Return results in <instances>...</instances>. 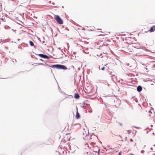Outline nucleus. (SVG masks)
Returning a JSON list of instances; mask_svg holds the SVG:
<instances>
[{
	"mask_svg": "<svg viewBox=\"0 0 155 155\" xmlns=\"http://www.w3.org/2000/svg\"><path fill=\"white\" fill-rule=\"evenodd\" d=\"M12 30L13 31H15V30H14L13 29H12Z\"/></svg>",
	"mask_w": 155,
	"mask_h": 155,
	"instance_id": "33",
	"label": "nucleus"
},
{
	"mask_svg": "<svg viewBox=\"0 0 155 155\" xmlns=\"http://www.w3.org/2000/svg\"><path fill=\"white\" fill-rule=\"evenodd\" d=\"M151 127H152L153 126V125H151Z\"/></svg>",
	"mask_w": 155,
	"mask_h": 155,
	"instance_id": "36",
	"label": "nucleus"
},
{
	"mask_svg": "<svg viewBox=\"0 0 155 155\" xmlns=\"http://www.w3.org/2000/svg\"><path fill=\"white\" fill-rule=\"evenodd\" d=\"M127 132H128V134H130V132H131V130H128Z\"/></svg>",
	"mask_w": 155,
	"mask_h": 155,
	"instance_id": "14",
	"label": "nucleus"
},
{
	"mask_svg": "<svg viewBox=\"0 0 155 155\" xmlns=\"http://www.w3.org/2000/svg\"><path fill=\"white\" fill-rule=\"evenodd\" d=\"M141 152L142 153H143L144 152V150H142Z\"/></svg>",
	"mask_w": 155,
	"mask_h": 155,
	"instance_id": "17",
	"label": "nucleus"
},
{
	"mask_svg": "<svg viewBox=\"0 0 155 155\" xmlns=\"http://www.w3.org/2000/svg\"><path fill=\"white\" fill-rule=\"evenodd\" d=\"M149 113H151L152 114H153V116L155 115V113H153V114L151 111V110H150L149 111Z\"/></svg>",
	"mask_w": 155,
	"mask_h": 155,
	"instance_id": "12",
	"label": "nucleus"
},
{
	"mask_svg": "<svg viewBox=\"0 0 155 155\" xmlns=\"http://www.w3.org/2000/svg\"><path fill=\"white\" fill-rule=\"evenodd\" d=\"M127 137H126L125 138V141H127Z\"/></svg>",
	"mask_w": 155,
	"mask_h": 155,
	"instance_id": "18",
	"label": "nucleus"
},
{
	"mask_svg": "<svg viewBox=\"0 0 155 155\" xmlns=\"http://www.w3.org/2000/svg\"><path fill=\"white\" fill-rule=\"evenodd\" d=\"M97 56H98V54H97Z\"/></svg>",
	"mask_w": 155,
	"mask_h": 155,
	"instance_id": "50",
	"label": "nucleus"
},
{
	"mask_svg": "<svg viewBox=\"0 0 155 155\" xmlns=\"http://www.w3.org/2000/svg\"><path fill=\"white\" fill-rule=\"evenodd\" d=\"M92 135H94L96 136V135L94 134V133H92ZM96 136L97 137V138L98 139V137Z\"/></svg>",
	"mask_w": 155,
	"mask_h": 155,
	"instance_id": "22",
	"label": "nucleus"
},
{
	"mask_svg": "<svg viewBox=\"0 0 155 155\" xmlns=\"http://www.w3.org/2000/svg\"><path fill=\"white\" fill-rule=\"evenodd\" d=\"M58 49L60 50V49H61V48H59Z\"/></svg>",
	"mask_w": 155,
	"mask_h": 155,
	"instance_id": "35",
	"label": "nucleus"
},
{
	"mask_svg": "<svg viewBox=\"0 0 155 155\" xmlns=\"http://www.w3.org/2000/svg\"><path fill=\"white\" fill-rule=\"evenodd\" d=\"M68 48H69V47L68 46Z\"/></svg>",
	"mask_w": 155,
	"mask_h": 155,
	"instance_id": "48",
	"label": "nucleus"
},
{
	"mask_svg": "<svg viewBox=\"0 0 155 155\" xmlns=\"http://www.w3.org/2000/svg\"><path fill=\"white\" fill-rule=\"evenodd\" d=\"M40 60L41 61H43V59H40Z\"/></svg>",
	"mask_w": 155,
	"mask_h": 155,
	"instance_id": "25",
	"label": "nucleus"
},
{
	"mask_svg": "<svg viewBox=\"0 0 155 155\" xmlns=\"http://www.w3.org/2000/svg\"><path fill=\"white\" fill-rule=\"evenodd\" d=\"M132 154V155H133V154Z\"/></svg>",
	"mask_w": 155,
	"mask_h": 155,
	"instance_id": "56",
	"label": "nucleus"
},
{
	"mask_svg": "<svg viewBox=\"0 0 155 155\" xmlns=\"http://www.w3.org/2000/svg\"><path fill=\"white\" fill-rule=\"evenodd\" d=\"M150 149L151 150H152L153 149V147H151V148H150Z\"/></svg>",
	"mask_w": 155,
	"mask_h": 155,
	"instance_id": "31",
	"label": "nucleus"
},
{
	"mask_svg": "<svg viewBox=\"0 0 155 155\" xmlns=\"http://www.w3.org/2000/svg\"><path fill=\"white\" fill-rule=\"evenodd\" d=\"M96 130V129H95L94 128H93V130Z\"/></svg>",
	"mask_w": 155,
	"mask_h": 155,
	"instance_id": "30",
	"label": "nucleus"
},
{
	"mask_svg": "<svg viewBox=\"0 0 155 155\" xmlns=\"http://www.w3.org/2000/svg\"><path fill=\"white\" fill-rule=\"evenodd\" d=\"M74 97L77 99H78L80 97V96L78 93H75L74 94Z\"/></svg>",
	"mask_w": 155,
	"mask_h": 155,
	"instance_id": "4",
	"label": "nucleus"
},
{
	"mask_svg": "<svg viewBox=\"0 0 155 155\" xmlns=\"http://www.w3.org/2000/svg\"><path fill=\"white\" fill-rule=\"evenodd\" d=\"M73 54H75V53H76L75 52H73Z\"/></svg>",
	"mask_w": 155,
	"mask_h": 155,
	"instance_id": "32",
	"label": "nucleus"
},
{
	"mask_svg": "<svg viewBox=\"0 0 155 155\" xmlns=\"http://www.w3.org/2000/svg\"><path fill=\"white\" fill-rule=\"evenodd\" d=\"M29 43L30 45L31 46H34V44L33 42L32 41H29Z\"/></svg>",
	"mask_w": 155,
	"mask_h": 155,
	"instance_id": "9",
	"label": "nucleus"
},
{
	"mask_svg": "<svg viewBox=\"0 0 155 155\" xmlns=\"http://www.w3.org/2000/svg\"><path fill=\"white\" fill-rule=\"evenodd\" d=\"M136 144V143H135V144H134V146Z\"/></svg>",
	"mask_w": 155,
	"mask_h": 155,
	"instance_id": "52",
	"label": "nucleus"
},
{
	"mask_svg": "<svg viewBox=\"0 0 155 155\" xmlns=\"http://www.w3.org/2000/svg\"><path fill=\"white\" fill-rule=\"evenodd\" d=\"M15 62H16V60H15Z\"/></svg>",
	"mask_w": 155,
	"mask_h": 155,
	"instance_id": "53",
	"label": "nucleus"
},
{
	"mask_svg": "<svg viewBox=\"0 0 155 155\" xmlns=\"http://www.w3.org/2000/svg\"><path fill=\"white\" fill-rule=\"evenodd\" d=\"M110 86V84H108V87H109V86Z\"/></svg>",
	"mask_w": 155,
	"mask_h": 155,
	"instance_id": "34",
	"label": "nucleus"
},
{
	"mask_svg": "<svg viewBox=\"0 0 155 155\" xmlns=\"http://www.w3.org/2000/svg\"><path fill=\"white\" fill-rule=\"evenodd\" d=\"M112 78H115V75H114L111 76Z\"/></svg>",
	"mask_w": 155,
	"mask_h": 155,
	"instance_id": "21",
	"label": "nucleus"
},
{
	"mask_svg": "<svg viewBox=\"0 0 155 155\" xmlns=\"http://www.w3.org/2000/svg\"><path fill=\"white\" fill-rule=\"evenodd\" d=\"M43 58L48 59H49V58L48 55L45 54H44Z\"/></svg>",
	"mask_w": 155,
	"mask_h": 155,
	"instance_id": "11",
	"label": "nucleus"
},
{
	"mask_svg": "<svg viewBox=\"0 0 155 155\" xmlns=\"http://www.w3.org/2000/svg\"><path fill=\"white\" fill-rule=\"evenodd\" d=\"M34 17L35 18H36V17H35V16H34Z\"/></svg>",
	"mask_w": 155,
	"mask_h": 155,
	"instance_id": "51",
	"label": "nucleus"
},
{
	"mask_svg": "<svg viewBox=\"0 0 155 155\" xmlns=\"http://www.w3.org/2000/svg\"><path fill=\"white\" fill-rule=\"evenodd\" d=\"M130 140L131 142H133V140L132 139H130Z\"/></svg>",
	"mask_w": 155,
	"mask_h": 155,
	"instance_id": "19",
	"label": "nucleus"
},
{
	"mask_svg": "<svg viewBox=\"0 0 155 155\" xmlns=\"http://www.w3.org/2000/svg\"><path fill=\"white\" fill-rule=\"evenodd\" d=\"M134 127H136H136H135V126H134Z\"/></svg>",
	"mask_w": 155,
	"mask_h": 155,
	"instance_id": "49",
	"label": "nucleus"
},
{
	"mask_svg": "<svg viewBox=\"0 0 155 155\" xmlns=\"http://www.w3.org/2000/svg\"><path fill=\"white\" fill-rule=\"evenodd\" d=\"M45 43V41H42V44H43Z\"/></svg>",
	"mask_w": 155,
	"mask_h": 155,
	"instance_id": "29",
	"label": "nucleus"
},
{
	"mask_svg": "<svg viewBox=\"0 0 155 155\" xmlns=\"http://www.w3.org/2000/svg\"><path fill=\"white\" fill-rule=\"evenodd\" d=\"M142 90V86L140 85L138 86L137 87V91L138 92H141Z\"/></svg>",
	"mask_w": 155,
	"mask_h": 155,
	"instance_id": "3",
	"label": "nucleus"
},
{
	"mask_svg": "<svg viewBox=\"0 0 155 155\" xmlns=\"http://www.w3.org/2000/svg\"><path fill=\"white\" fill-rule=\"evenodd\" d=\"M54 19L56 20L57 22L60 24L62 25L63 24V21L59 15H54Z\"/></svg>",
	"mask_w": 155,
	"mask_h": 155,
	"instance_id": "2",
	"label": "nucleus"
},
{
	"mask_svg": "<svg viewBox=\"0 0 155 155\" xmlns=\"http://www.w3.org/2000/svg\"><path fill=\"white\" fill-rule=\"evenodd\" d=\"M153 116V114L152 115L151 114H150V115H149V116H150L151 117V116Z\"/></svg>",
	"mask_w": 155,
	"mask_h": 155,
	"instance_id": "26",
	"label": "nucleus"
},
{
	"mask_svg": "<svg viewBox=\"0 0 155 155\" xmlns=\"http://www.w3.org/2000/svg\"><path fill=\"white\" fill-rule=\"evenodd\" d=\"M105 67H102V68H101V70H102L103 71V70H104V69H105Z\"/></svg>",
	"mask_w": 155,
	"mask_h": 155,
	"instance_id": "15",
	"label": "nucleus"
},
{
	"mask_svg": "<svg viewBox=\"0 0 155 155\" xmlns=\"http://www.w3.org/2000/svg\"><path fill=\"white\" fill-rule=\"evenodd\" d=\"M63 58V57H60L59 58H58V59H60V58Z\"/></svg>",
	"mask_w": 155,
	"mask_h": 155,
	"instance_id": "24",
	"label": "nucleus"
},
{
	"mask_svg": "<svg viewBox=\"0 0 155 155\" xmlns=\"http://www.w3.org/2000/svg\"><path fill=\"white\" fill-rule=\"evenodd\" d=\"M67 30H68V31L69 30V29H67Z\"/></svg>",
	"mask_w": 155,
	"mask_h": 155,
	"instance_id": "43",
	"label": "nucleus"
},
{
	"mask_svg": "<svg viewBox=\"0 0 155 155\" xmlns=\"http://www.w3.org/2000/svg\"><path fill=\"white\" fill-rule=\"evenodd\" d=\"M110 149H113V148H110Z\"/></svg>",
	"mask_w": 155,
	"mask_h": 155,
	"instance_id": "45",
	"label": "nucleus"
},
{
	"mask_svg": "<svg viewBox=\"0 0 155 155\" xmlns=\"http://www.w3.org/2000/svg\"><path fill=\"white\" fill-rule=\"evenodd\" d=\"M36 55L39 56L40 57L43 58L44 55V54H35Z\"/></svg>",
	"mask_w": 155,
	"mask_h": 155,
	"instance_id": "8",
	"label": "nucleus"
},
{
	"mask_svg": "<svg viewBox=\"0 0 155 155\" xmlns=\"http://www.w3.org/2000/svg\"><path fill=\"white\" fill-rule=\"evenodd\" d=\"M108 64H107L105 65V66H106L107 67H108V68H109Z\"/></svg>",
	"mask_w": 155,
	"mask_h": 155,
	"instance_id": "16",
	"label": "nucleus"
},
{
	"mask_svg": "<svg viewBox=\"0 0 155 155\" xmlns=\"http://www.w3.org/2000/svg\"><path fill=\"white\" fill-rule=\"evenodd\" d=\"M119 124H120V125L121 126H122V123H119Z\"/></svg>",
	"mask_w": 155,
	"mask_h": 155,
	"instance_id": "27",
	"label": "nucleus"
},
{
	"mask_svg": "<svg viewBox=\"0 0 155 155\" xmlns=\"http://www.w3.org/2000/svg\"><path fill=\"white\" fill-rule=\"evenodd\" d=\"M100 143H102V142L101 141H100Z\"/></svg>",
	"mask_w": 155,
	"mask_h": 155,
	"instance_id": "38",
	"label": "nucleus"
},
{
	"mask_svg": "<svg viewBox=\"0 0 155 155\" xmlns=\"http://www.w3.org/2000/svg\"><path fill=\"white\" fill-rule=\"evenodd\" d=\"M52 4L53 5H55V3H54V2H53L52 3Z\"/></svg>",
	"mask_w": 155,
	"mask_h": 155,
	"instance_id": "28",
	"label": "nucleus"
},
{
	"mask_svg": "<svg viewBox=\"0 0 155 155\" xmlns=\"http://www.w3.org/2000/svg\"><path fill=\"white\" fill-rule=\"evenodd\" d=\"M118 155H121V152H119Z\"/></svg>",
	"mask_w": 155,
	"mask_h": 155,
	"instance_id": "20",
	"label": "nucleus"
},
{
	"mask_svg": "<svg viewBox=\"0 0 155 155\" xmlns=\"http://www.w3.org/2000/svg\"><path fill=\"white\" fill-rule=\"evenodd\" d=\"M83 134L84 135H85V137H87L88 136L89 134V131H88L87 133V134H86V132L85 131H84V132L83 133Z\"/></svg>",
	"mask_w": 155,
	"mask_h": 155,
	"instance_id": "7",
	"label": "nucleus"
},
{
	"mask_svg": "<svg viewBox=\"0 0 155 155\" xmlns=\"http://www.w3.org/2000/svg\"><path fill=\"white\" fill-rule=\"evenodd\" d=\"M155 30V26L153 25L151 27L149 31L151 32H153Z\"/></svg>",
	"mask_w": 155,
	"mask_h": 155,
	"instance_id": "5",
	"label": "nucleus"
},
{
	"mask_svg": "<svg viewBox=\"0 0 155 155\" xmlns=\"http://www.w3.org/2000/svg\"><path fill=\"white\" fill-rule=\"evenodd\" d=\"M67 45H69V44H68V43H67Z\"/></svg>",
	"mask_w": 155,
	"mask_h": 155,
	"instance_id": "44",
	"label": "nucleus"
},
{
	"mask_svg": "<svg viewBox=\"0 0 155 155\" xmlns=\"http://www.w3.org/2000/svg\"><path fill=\"white\" fill-rule=\"evenodd\" d=\"M18 41H19L20 40V39H19V38L18 39Z\"/></svg>",
	"mask_w": 155,
	"mask_h": 155,
	"instance_id": "40",
	"label": "nucleus"
},
{
	"mask_svg": "<svg viewBox=\"0 0 155 155\" xmlns=\"http://www.w3.org/2000/svg\"><path fill=\"white\" fill-rule=\"evenodd\" d=\"M62 8H64V6H62Z\"/></svg>",
	"mask_w": 155,
	"mask_h": 155,
	"instance_id": "47",
	"label": "nucleus"
},
{
	"mask_svg": "<svg viewBox=\"0 0 155 155\" xmlns=\"http://www.w3.org/2000/svg\"><path fill=\"white\" fill-rule=\"evenodd\" d=\"M120 138H122V137H121V136H120Z\"/></svg>",
	"mask_w": 155,
	"mask_h": 155,
	"instance_id": "42",
	"label": "nucleus"
},
{
	"mask_svg": "<svg viewBox=\"0 0 155 155\" xmlns=\"http://www.w3.org/2000/svg\"><path fill=\"white\" fill-rule=\"evenodd\" d=\"M77 111L76 112V117L77 119H78L80 117V115L79 113L78 112V108H77Z\"/></svg>",
	"mask_w": 155,
	"mask_h": 155,
	"instance_id": "6",
	"label": "nucleus"
},
{
	"mask_svg": "<svg viewBox=\"0 0 155 155\" xmlns=\"http://www.w3.org/2000/svg\"><path fill=\"white\" fill-rule=\"evenodd\" d=\"M37 64H38V65H43L44 64L43 63H37Z\"/></svg>",
	"mask_w": 155,
	"mask_h": 155,
	"instance_id": "13",
	"label": "nucleus"
},
{
	"mask_svg": "<svg viewBox=\"0 0 155 155\" xmlns=\"http://www.w3.org/2000/svg\"><path fill=\"white\" fill-rule=\"evenodd\" d=\"M145 69H146L147 70V68H145Z\"/></svg>",
	"mask_w": 155,
	"mask_h": 155,
	"instance_id": "46",
	"label": "nucleus"
},
{
	"mask_svg": "<svg viewBox=\"0 0 155 155\" xmlns=\"http://www.w3.org/2000/svg\"><path fill=\"white\" fill-rule=\"evenodd\" d=\"M146 147V145H145V146H144V147L143 148H144V147Z\"/></svg>",
	"mask_w": 155,
	"mask_h": 155,
	"instance_id": "39",
	"label": "nucleus"
},
{
	"mask_svg": "<svg viewBox=\"0 0 155 155\" xmlns=\"http://www.w3.org/2000/svg\"><path fill=\"white\" fill-rule=\"evenodd\" d=\"M154 146H155V145H154Z\"/></svg>",
	"mask_w": 155,
	"mask_h": 155,
	"instance_id": "55",
	"label": "nucleus"
},
{
	"mask_svg": "<svg viewBox=\"0 0 155 155\" xmlns=\"http://www.w3.org/2000/svg\"><path fill=\"white\" fill-rule=\"evenodd\" d=\"M36 46H34V47H36Z\"/></svg>",
	"mask_w": 155,
	"mask_h": 155,
	"instance_id": "54",
	"label": "nucleus"
},
{
	"mask_svg": "<svg viewBox=\"0 0 155 155\" xmlns=\"http://www.w3.org/2000/svg\"><path fill=\"white\" fill-rule=\"evenodd\" d=\"M50 66L51 68H54L58 69L66 70L67 69L65 66L62 64H54Z\"/></svg>",
	"mask_w": 155,
	"mask_h": 155,
	"instance_id": "1",
	"label": "nucleus"
},
{
	"mask_svg": "<svg viewBox=\"0 0 155 155\" xmlns=\"http://www.w3.org/2000/svg\"><path fill=\"white\" fill-rule=\"evenodd\" d=\"M123 141H124V140H121V141L122 142Z\"/></svg>",
	"mask_w": 155,
	"mask_h": 155,
	"instance_id": "37",
	"label": "nucleus"
},
{
	"mask_svg": "<svg viewBox=\"0 0 155 155\" xmlns=\"http://www.w3.org/2000/svg\"><path fill=\"white\" fill-rule=\"evenodd\" d=\"M43 58L48 59H49V58L48 55L45 54H44Z\"/></svg>",
	"mask_w": 155,
	"mask_h": 155,
	"instance_id": "10",
	"label": "nucleus"
},
{
	"mask_svg": "<svg viewBox=\"0 0 155 155\" xmlns=\"http://www.w3.org/2000/svg\"><path fill=\"white\" fill-rule=\"evenodd\" d=\"M83 139L84 140H87V139H86V138L85 137H83Z\"/></svg>",
	"mask_w": 155,
	"mask_h": 155,
	"instance_id": "23",
	"label": "nucleus"
},
{
	"mask_svg": "<svg viewBox=\"0 0 155 155\" xmlns=\"http://www.w3.org/2000/svg\"><path fill=\"white\" fill-rule=\"evenodd\" d=\"M83 104H84H84H85V103H84H84H83Z\"/></svg>",
	"mask_w": 155,
	"mask_h": 155,
	"instance_id": "41",
	"label": "nucleus"
}]
</instances>
